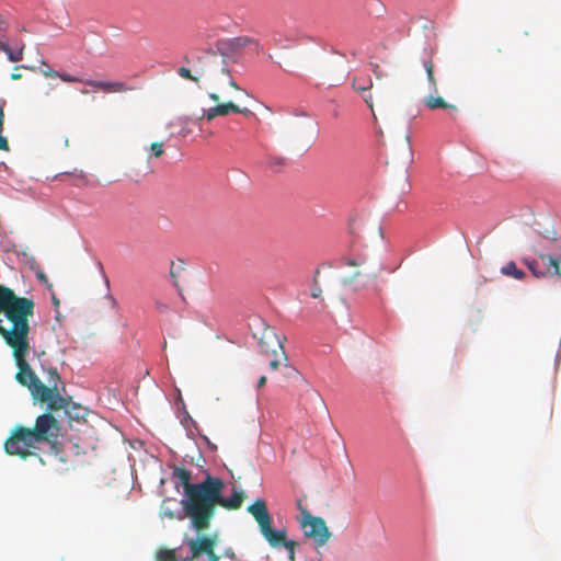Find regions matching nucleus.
I'll use <instances>...</instances> for the list:
<instances>
[{
	"label": "nucleus",
	"instance_id": "f257e3e1",
	"mask_svg": "<svg viewBox=\"0 0 561 561\" xmlns=\"http://www.w3.org/2000/svg\"><path fill=\"white\" fill-rule=\"evenodd\" d=\"M31 324L24 321L14 327H10L0 332L4 343L12 350V356L18 367L15 379L19 383L27 387L33 399L46 404L47 411L56 412L62 407V399L57 387L60 376L57 370H50L49 382L51 386H45L27 363V355L31 351L30 344Z\"/></svg>",
	"mask_w": 561,
	"mask_h": 561
},
{
	"label": "nucleus",
	"instance_id": "f03ea898",
	"mask_svg": "<svg viewBox=\"0 0 561 561\" xmlns=\"http://www.w3.org/2000/svg\"><path fill=\"white\" fill-rule=\"evenodd\" d=\"M216 47L219 55L216 53H207L201 56L193 70L186 67H180L178 70L179 76L196 84H198L203 78L217 81L219 76H230L227 64L237 62L242 56L244 48L252 47L255 53H260L262 49L260 43L249 36L222 39L217 43Z\"/></svg>",
	"mask_w": 561,
	"mask_h": 561
},
{
	"label": "nucleus",
	"instance_id": "7ed1b4c3",
	"mask_svg": "<svg viewBox=\"0 0 561 561\" xmlns=\"http://www.w3.org/2000/svg\"><path fill=\"white\" fill-rule=\"evenodd\" d=\"M224 481L214 477L208 488L209 494L207 493V495H205L203 499L204 501L193 523V527L196 530L201 531L209 527L210 519L215 514V508L217 505H220L221 507L229 511L239 510L241 507L245 497L244 492L241 490H234L230 497H224Z\"/></svg>",
	"mask_w": 561,
	"mask_h": 561
},
{
	"label": "nucleus",
	"instance_id": "20e7f679",
	"mask_svg": "<svg viewBox=\"0 0 561 561\" xmlns=\"http://www.w3.org/2000/svg\"><path fill=\"white\" fill-rule=\"evenodd\" d=\"M35 302L32 298L20 297L10 287L0 285V332L34 316Z\"/></svg>",
	"mask_w": 561,
	"mask_h": 561
},
{
	"label": "nucleus",
	"instance_id": "39448f33",
	"mask_svg": "<svg viewBox=\"0 0 561 561\" xmlns=\"http://www.w3.org/2000/svg\"><path fill=\"white\" fill-rule=\"evenodd\" d=\"M260 527V531L264 539L272 548L284 547L288 551L290 561H295V549L298 542L287 539L285 529H274L272 527V517L268 513L266 502L263 499H256L247 508Z\"/></svg>",
	"mask_w": 561,
	"mask_h": 561
},
{
	"label": "nucleus",
	"instance_id": "423d86ee",
	"mask_svg": "<svg viewBox=\"0 0 561 561\" xmlns=\"http://www.w3.org/2000/svg\"><path fill=\"white\" fill-rule=\"evenodd\" d=\"M173 476L181 482L184 489L186 500L183 502V508L193 524L204 501L203 499L207 493L209 494L208 488L214 477L207 473L202 482L193 484L191 483V471L180 467L174 468Z\"/></svg>",
	"mask_w": 561,
	"mask_h": 561
},
{
	"label": "nucleus",
	"instance_id": "0eeeda50",
	"mask_svg": "<svg viewBox=\"0 0 561 561\" xmlns=\"http://www.w3.org/2000/svg\"><path fill=\"white\" fill-rule=\"evenodd\" d=\"M37 442L33 436L31 428L22 425L15 426L10 436L4 442V450L8 455L19 456L26 459L30 456H36L33 449Z\"/></svg>",
	"mask_w": 561,
	"mask_h": 561
},
{
	"label": "nucleus",
	"instance_id": "6e6552de",
	"mask_svg": "<svg viewBox=\"0 0 561 561\" xmlns=\"http://www.w3.org/2000/svg\"><path fill=\"white\" fill-rule=\"evenodd\" d=\"M299 525L304 535L312 539L317 547L324 546L332 536L325 520L322 517L313 516L307 508H301Z\"/></svg>",
	"mask_w": 561,
	"mask_h": 561
},
{
	"label": "nucleus",
	"instance_id": "1a4fd4ad",
	"mask_svg": "<svg viewBox=\"0 0 561 561\" xmlns=\"http://www.w3.org/2000/svg\"><path fill=\"white\" fill-rule=\"evenodd\" d=\"M51 411L37 416L34 427L31 428L37 444L54 443L59 436V424Z\"/></svg>",
	"mask_w": 561,
	"mask_h": 561
},
{
	"label": "nucleus",
	"instance_id": "9d476101",
	"mask_svg": "<svg viewBox=\"0 0 561 561\" xmlns=\"http://www.w3.org/2000/svg\"><path fill=\"white\" fill-rule=\"evenodd\" d=\"M58 78H60L64 82H80L85 85H89L93 89L101 90L104 93H124L127 91H131L133 88L123 81H101V80H92V79H81L69 73H59Z\"/></svg>",
	"mask_w": 561,
	"mask_h": 561
},
{
	"label": "nucleus",
	"instance_id": "9b49d317",
	"mask_svg": "<svg viewBox=\"0 0 561 561\" xmlns=\"http://www.w3.org/2000/svg\"><path fill=\"white\" fill-rule=\"evenodd\" d=\"M261 352L270 355L272 353H280L284 362H287V356L284 351L283 340L275 333L273 328H264L259 340Z\"/></svg>",
	"mask_w": 561,
	"mask_h": 561
},
{
	"label": "nucleus",
	"instance_id": "f8f14e48",
	"mask_svg": "<svg viewBox=\"0 0 561 561\" xmlns=\"http://www.w3.org/2000/svg\"><path fill=\"white\" fill-rule=\"evenodd\" d=\"M216 543V537L210 536H201L197 539L186 540V545L190 548V556L184 557L183 561H192L202 554H207L215 549Z\"/></svg>",
	"mask_w": 561,
	"mask_h": 561
},
{
	"label": "nucleus",
	"instance_id": "ddd939ff",
	"mask_svg": "<svg viewBox=\"0 0 561 561\" xmlns=\"http://www.w3.org/2000/svg\"><path fill=\"white\" fill-rule=\"evenodd\" d=\"M208 98L217 103V105L203 111V118L205 117L208 122L217 116H227L230 113L239 111V106L232 102L219 103L220 96L215 92L208 93Z\"/></svg>",
	"mask_w": 561,
	"mask_h": 561
},
{
	"label": "nucleus",
	"instance_id": "4468645a",
	"mask_svg": "<svg viewBox=\"0 0 561 561\" xmlns=\"http://www.w3.org/2000/svg\"><path fill=\"white\" fill-rule=\"evenodd\" d=\"M528 268L536 277H543L553 268V274L561 276V270L558 260L550 255H540V262L531 261L527 263Z\"/></svg>",
	"mask_w": 561,
	"mask_h": 561
},
{
	"label": "nucleus",
	"instance_id": "2eb2a0df",
	"mask_svg": "<svg viewBox=\"0 0 561 561\" xmlns=\"http://www.w3.org/2000/svg\"><path fill=\"white\" fill-rule=\"evenodd\" d=\"M423 103L432 111L437 108L447 110L453 119L457 118L458 107L455 104L447 103L442 96L428 95L424 99Z\"/></svg>",
	"mask_w": 561,
	"mask_h": 561
},
{
	"label": "nucleus",
	"instance_id": "dca6fc26",
	"mask_svg": "<svg viewBox=\"0 0 561 561\" xmlns=\"http://www.w3.org/2000/svg\"><path fill=\"white\" fill-rule=\"evenodd\" d=\"M62 407L59 410H64L70 420H80L85 415L84 408L80 404L75 403L71 398H65L61 396Z\"/></svg>",
	"mask_w": 561,
	"mask_h": 561
},
{
	"label": "nucleus",
	"instance_id": "f3484780",
	"mask_svg": "<svg viewBox=\"0 0 561 561\" xmlns=\"http://www.w3.org/2000/svg\"><path fill=\"white\" fill-rule=\"evenodd\" d=\"M501 273L505 276L513 277L518 280L525 277V272L518 268L514 261H511L502 266Z\"/></svg>",
	"mask_w": 561,
	"mask_h": 561
},
{
	"label": "nucleus",
	"instance_id": "a211bd4d",
	"mask_svg": "<svg viewBox=\"0 0 561 561\" xmlns=\"http://www.w3.org/2000/svg\"><path fill=\"white\" fill-rule=\"evenodd\" d=\"M185 270V263L183 260H178V262L172 261L170 266V276L173 280V285L181 291L178 277Z\"/></svg>",
	"mask_w": 561,
	"mask_h": 561
},
{
	"label": "nucleus",
	"instance_id": "6ab92c4d",
	"mask_svg": "<svg viewBox=\"0 0 561 561\" xmlns=\"http://www.w3.org/2000/svg\"><path fill=\"white\" fill-rule=\"evenodd\" d=\"M423 67L426 71L427 81L432 91L437 92V80L434 75V64L431 59L423 60Z\"/></svg>",
	"mask_w": 561,
	"mask_h": 561
},
{
	"label": "nucleus",
	"instance_id": "aec40b11",
	"mask_svg": "<svg viewBox=\"0 0 561 561\" xmlns=\"http://www.w3.org/2000/svg\"><path fill=\"white\" fill-rule=\"evenodd\" d=\"M353 88L357 92L365 93L373 88V81L370 78L364 79L355 77L353 79Z\"/></svg>",
	"mask_w": 561,
	"mask_h": 561
},
{
	"label": "nucleus",
	"instance_id": "412c9836",
	"mask_svg": "<svg viewBox=\"0 0 561 561\" xmlns=\"http://www.w3.org/2000/svg\"><path fill=\"white\" fill-rule=\"evenodd\" d=\"M183 558L184 557L181 556L178 557L175 550L163 549L158 553V559L160 561H183Z\"/></svg>",
	"mask_w": 561,
	"mask_h": 561
},
{
	"label": "nucleus",
	"instance_id": "4be33fe9",
	"mask_svg": "<svg viewBox=\"0 0 561 561\" xmlns=\"http://www.w3.org/2000/svg\"><path fill=\"white\" fill-rule=\"evenodd\" d=\"M2 49L8 54V57L10 59V61L16 62V61H20L22 59V55H23V49L22 48L13 50L8 45H3Z\"/></svg>",
	"mask_w": 561,
	"mask_h": 561
},
{
	"label": "nucleus",
	"instance_id": "5701e85b",
	"mask_svg": "<svg viewBox=\"0 0 561 561\" xmlns=\"http://www.w3.org/2000/svg\"><path fill=\"white\" fill-rule=\"evenodd\" d=\"M344 264L351 267H358V266H365L366 265V259L358 256V257H350L344 260Z\"/></svg>",
	"mask_w": 561,
	"mask_h": 561
},
{
	"label": "nucleus",
	"instance_id": "b1692460",
	"mask_svg": "<svg viewBox=\"0 0 561 561\" xmlns=\"http://www.w3.org/2000/svg\"><path fill=\"white\" fill-rule=\"evenodd\" d=\"M271 355L272 358L268 362V366L272 370H276L279 367L280 362L284 360V358L280 356V353H272Z\"/></svg>",
	"mask_w": 561,
	"mask_h": 561
},
{
	"label": "nucleus",
	"instance_id": "393cba45",
	"mask_svg": "<svg viewBox=\"0 0 561 561\" xmlns=\"http://www.w3.org/2000/svg\"><path fill=\"white\" fill-rule=\"evenodd\" d=\"M43 65L45 66L44 69L41 70V72L45 76V77H48V78H58L59 76V72L54 70L53 68H50L48 65H46L44 61H43Z\"/></svg>",
	"mask_w": 561,
	"mask_h": 561
},
{
	"label": "nucleus",
	"instance_id": "a878e982",
	"mask_svg": "<svg viewBox=\"0 0 561 561\" xmlns=\"http://www.w3.org/2000/svg\"><path fill=\"white\" fill-rule=\"evenodd\" d=\"M151 151H152V154L156 157V158H159L163 154V146L161 142H152L151 144Z\"/></svg>",
	"mask_w": 561,
	"mask_h": 561
},
{
	"label": "nucleus",
	"instance_id": "bb28decb",
	"mask_svg": "<svg viewBox=\"0 0 561 561\" xmlns=\"http://www.w3.org/2000/svg\"><path fill=\"white\" fill-rule=\"evenodd\" d=\"M3 128H0V150L9 151V142L8 139L2 136Z\"/></svg>",
	"mask_w": 561,
	"mask_h": 561
},
{
	"label": "nucleus",
	"instance_id": "cd10ccee",
	"mask_svg": "<svg viewBox=\"0 0 561 561\" xmlns=\"http://www.w3.org/2000/svg\"><path fill=\"white\" fill-rule=\"evenodd\" d=\"M321 288L317 285V282L314 280V287L311 290V297L312 298H319L321 296Z\"/></svg>",
	"mask_w": 561,
	"mask_h": 561
},
{
	"label": "nucleus",
	"instance_id": "c85d7f7f",
	"mask_svg": "<svg viewBox=\"0 0 561 561\" xmlns=\"http://www.w3.org/2000/svg\"><path fill=\"white\" fill-rule=\"evenodd\" d=\"M3 106H4V102H0V128H3V124H4Z\"/></svg>",
	"mask_w": 561,
	"mask_h": 561
},
{
	"label": "nucleus",
	"instance_id": "c756f323",
	"mask_svg": "<svg viewBox=\"0 0 561 561\" xmlns=\"http://www.w3.org/2000/svg\"><path fill=\"white\" fill-rule=\"evenodd\" d=\"M363 99L366 102V104L369 106V108L373 111V98L370 94H363Z\"/></svg>",
	"mask_w": 561,
	"mask_h": 561
},
{
	"label": "nucleus",
	"instance_id": "7c9ffc66",
	"mask_svg": "<svg viewBox=\"0 0 561 561\" xmlns=\"http://www.w3.org/2000/svg\"><path fill=\"white\" fill-rule=\"evenodd\" d=\"M229 78V85L234 89V90H241L240 87L238 85V83L232 79L231 75L230 76H227Z\"/></svg>",
	"mask_w": 561,
	"mask_h": 561
},
{
	"label": "nucleus",
	"instance_id": "2f4dec72",
	"mask_svg": "<svg viewBox=\"0 0 561 561\" xmlns=\"http://www.w3.org/2000/svg\"><path fill=\"white\" fill-rule=\"evenodd\" d=\"M209 561H219V557L215 553V549L206 554Z\"/></svg>",
	"mask_w": 561,
	"mask_h": 561
},
{
	"label": "nucleus",
	"instance_id": "473e14b6",
	"mask_svg": "<svg viewBox=\"0 0 561 561\" xmlns=\"http://www.w3.org/2000/svg\"><path fill=\"white\" fill-rule=\"evenodd\" d=\"M266 376H261L257 380V388H263L266 383Z\"/></svg>",
	"mask_w": 561,
	"mask_h": 561
},
{
	"label": "nucleus",
	"instance_id": "72a5a7b5",
	"mask_svg": "<svg viewBox=\"0 0 561 561\" xmlns=\"http://www.w3.org/2000/svg\"><path fill=\"white\" fill-rule=\"evenodd\" d=\"M236 113L243 114L245 116H249L252 114V112L247 107H244V108L239 107V111H237Z\"/></svg>",
	"mask_w": 561,
	"mask_h": 561
},
{
	"label": "nucleus",
	"instance_id": "f704fd0d",
	"mask_svg": "<svg viewBox=\"0 0 561 561\" xmlns=\"http://www.w3.org/2000/svg\"><path fill=\"white\" fill-rule=\"evenodd\" d=\"M362 273L360 272H356L354 275H352L350 278L345 279L346 283H351L353 280H355L358 276H360Z\"/></svg>",
	"mask_w": 561,
	"mask_h": 561
},
{
	"label": "nucleus",
	"instance_id": "c9c22d12",
	"mask_svg": "<svg viewBox=\"0 0 561 561\" xmlns=\"http://www.w3.org/2000/svg\"><path fill=\"white\" fill-rule=\"evenodd\" d=\"M380 268L376 270V271H373V272H367L366 275L370 276V277H376L377 276V272L379 271Z\"/></svg>",
	"mask_w": 561,
	"mask_h": 561
},
{
	"label": "nucleus",
	"instance_id": "e433bc0d",
	"mask_svg": "<svg viewBox=\"0 0 561 561\" xmlns=\"http://www.w3.org/2000/svg\"><path fill=\"white\" fill-rule=\"evenodd\" d=\"M297 506H298V508H299V511H300V512H301V508H305V507L302 506V503H301V501H300V500H298V501H297Z\"/></svg>",
	"mask_w": 561,
	"mask_h": 561
},
{
	"label": "nucleus",
	"instance_id": "4c0bfd02",
	"mask_svg": "<svg viewBox=\"0 0 561 561\" xmlns=\"http://www.w3.org/2000/svg\"><path fill=\"white\" fill-rule=\"evenodd\" d=\"M38 278L41 280H45L46 282V276L43 273L38 274Z\"/></svg>",
	"mask_w": 561,
	"mask_h": 561
},
{
	"label": "nucleus",
	"instance_id": "58836bf2",
	"mask_svg": "<svg viewBox=\"0 0 561 561\" xmlns=\"http://www.w3.org/2000/svg\"><path fill=\"white\" fill-rule=\"evenodd\" d=\"M20 77H21V76H20V75H16V73H13V75L11 76V78H12L13 80L19 79Z\"/></svg>",
	"mask_w": 561,
	"mask_h": 561
},
{
	"label": "nucleus",
	"instance_id": "ea45409f",
	"mask_svg": "<svg viewBox=\"0 0 561 561\" xmlns=\"http://www.w3.org/2000/svg\"><path fill=\"white\" fill-rule=\"evenodd\" d=\"M377 69H378V65H377V64H375V65H374V72H375V73H377Z\"/></svg>",
	"mask_w": 561,
	"mask_h": 561
},
{
	"label": "nucleus",
	"instance_id": "a19ab883",
	"mask_svg": "<svg viewBox=\"0 0 561 561\" xmlns=\"http://www.w3.org/2000/svg\"><path fill=\"white\" fill-rule=\"evenodd\" d=\"M161 310L162 308H165V305H157Z\"/></svg>",
	"mask_w": 561,
	"mask_h": 561
},
{
	"label": "nucleus",
	"instance_id": "79ce46f5",
	"mask_svg": "<svg viewBox=\"0 0 561 561\" xmlns=\"http://www.w3.org/2000/svg\"><path fill=\"white\" fill-rule=\"evenodd\" d=\"M161 310L162 308H165V305H157Z\"/></svg>",
	"mask_w": 561,
	"mask_h": 561
},
{
	"label": "nucleus",
	"instance_id": "37998d69",
	"mask_svg": "<svg viewBox=\"0 0 561 561\" xmlns=\"http://www.w3.org/2000/svg\"><path fill=\"white\" fill-rule=\"evenodd\" d=\"M228 556H230L231 558L234 557V553L231 551V552H228Z\"/></svg>",
	"mask_w": 561,
	"mask_h": 561
},
{
	"label": "nucleus",
	"instance_id": "c03bdc74",
	"mask_svg": "<svg viewBox=\"0 0 561 561\" xmlns=\"http://www.w3.org/2000/svg\"><path fill=\"white\" fill-rule=\"evenodd\" d=\"M79 178H81V179L84 178V174L82 173V171L80 172Z\"/></svg>",
	"mask_w": 561,
	"mask_h": 561
},
{
	"label": "nucleus",
	"instance_id": "a18cd8bd",
	"mask_svg": "<svg viewBox=\"0 0 561 561\" xmlns=\"http://www.w3.org/2000/svg\"><path fill=\"white\" fill-rule=\"evenodd\" d=\"M81 93H82V94H87V93H88V91H87V90H82V91H81Z\"/></svg>",
	"mask_w": 561,
	"mask_h": 561
}]
</instances>
